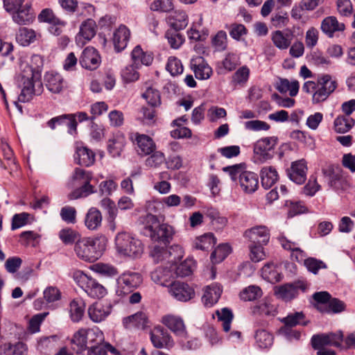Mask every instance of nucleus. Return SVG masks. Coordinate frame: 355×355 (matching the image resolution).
<instances>
[{"label": "nucleus", "instance_id": "1", "mask_svg": "<svg viewBox=\"0 0 355 355\" xmlns=\"http://www.w3.org/2000/svg\"><path fill=\"white\" fill-rule=\"evenodd\" d=\"M43 59L39 55H33L31 64L26 65L17 77V85L21 89L18 99L20 102L30 101L35 95H40L43 92L41 82V69Z\"/></svg>", "mask_w": 355, "mask_h": 355}, {"label": "nucleus", "instance_id": "2", "mask_svg": "<svg viewBox=\"0 0 355 355\" xmlns=\"http://www.w3.org/2000/svg\"><path fill=\"white\" fill-rule=\"evenodd\" d=\"M142 223L141 233L151 239L155 242L162 244H168L173 236V227L167 223H160L157 217L151 214H147L141 218Z\"/></svg>", "mask_w": 355, "mask_h": 355}, {"label": "nucleus", "instance_id": "3", "mask_svg": "<svg viewBox=\"0 0 355 355\" xmlns=\"http://www.w3.org/2000/svg\"><path fill=\"white\" fill-rule=\"evenodd\" d=\"M105 248L106 239L105 236L83 238L76 243L74 251L80 259L85 261L94 262L102 256Z\"/></svg>", "mask_w": 355, "mask_h": 355}, {"label": "nucleus", "instance_id": "4", "mask_svg": "<svg viewBox=\"0 0 355 355\" xmlns=\"http://www.w3.org/2000/svg\"><path fill=\"white\" fill-rule=\"evenodd\" d=\"M115 246L119 254L132 258L139 257L144 250L141 241L126 232L116 235Z\"/></svg>", "mask_w": 355, "mask_h": 355}, {"label": "nucleus", "instance_id": "5", "mask_svg": "<svg viewBox=\"0 0 355 355\" xmlns=\"http://www.w3.org/2000/svg\"><path fill=\"white\" fill-rule=\"evenodd\" d=\"M74 279L91 297L102 298L107 293V290L102 284L81 271H77L74 273Z\"/></svg>", "mask_w": 355, "mask_h": 355}, {"label": "nucleus", "instance_id": "6", "mask_svg": "<svg viewBox=\"0 0 355 355\" xmlns=\"http://www.w3.org/2000/svg\"><path fill=\"white\" fill-rule=\"evenodd\" d=\"M142 282V276L139 273L125 272L116 279V293L119 296L130 294L137 288Z\"/></svg>", "mask_w": 355, "mask_h": 355}, {"label": "nucleus", "instance_id": "7", "mask_svg": "<svg viewBox=\"0 0 355 355\" xmlns=\"http://www.w3.org/2000/svg\"><path fill=\"white\" fill-rule=\"evenodd\" d=\"M337 87V83L332 80L329 74L319 77L317 83V90L313 94V103L316 104L325 101Z\"/></svg>", "mask_w": 355, "mask_h": 355}, {"label": "nucleus", "instance_id": "8", "mask_svg": "<svg viewBox=\"0 0 355 355\" xmlns=\"http://www.w3.org/2000/svg\"><path fill=\"white\" fill-rule=\"evenodd\" d=\"M72 178L73 180H83V185L74 190L70 194V200L87 198L89 194L94 193V187L89 184L92 174L84 169L76 168L74 170Z\"/></svg>", "mask_w": 355, "mask_h": 355}, {"label": "nucleus", "instance_id": "9", "mask_svg": "<svg viewBox=\"0 0 355 355\" xmlns=\"http://www.w3.org/2000/svg\"><path fill=\"white\" fill-rule=\"evenodd\" d=\"M277 137H265L258 140L254 145V153L257 159L264 162L273 157V149L277 144Z\"/></svg>", "mask_w": 355, "mask_h": 355}, {"label": "nucleus", "instance_id": "10", "mask_svg": "<svg viewBox=\"0 0 355 355\" xmlns=\"http://www.w3.org/2000/svg\"><path fill=\"white\" fill-rule=\"evenodd\" d=\"M322 172L328 181L329 186L335 191L339 193L347 190L349 187L348 181L343 176L339 169L336 171L331 166L323 169Z\"/></svg>", "mask_w": 355, "mask_h": 355}, {"label": "nucleus", "instance_id": "11", "mask_svg": "<svg viewBox=\"0 0 355 355\" xmlns=\"http://www.w3.org/2000/svg\"><path fill=\"white\" fill-rule=\"evenodd\" d=\"M150 340L156 348L170 349L174 346V341L166 329L161 326L154 327L150 331Z\"/></svg>", "mask_w": 355, "mask_h": 355}, {"label": "nucleus", "instance_id": "12", "mask_svg": "<svg viewBox=\"0 0 355 355\" xmlns=\"http://www.w3.org/2000/svg\"><path fill=\"white\" fill-rule=\"evenodd\" d=\"M97 26L92 19H87L82 22L78 33L76 36V43L78 46L83 47L89 42L96 33Z\"/></svg>", "mask_w": 355, "mask_h": 355}, {"label": "nucleus", "instance_id": "13", "mask_svg": "<svg viewBox=\"0 0 355 355\" xmlns=\"http://www.w3.org/2000/svg\"><path fill=\"white\" fill-rule=\"evenodd\" d=\"M306 162L304 159L293 162L291 167L286 169L288 178L297 184H302L306 180Z\"/></svg>", "mask_w": 355, "mask_h": 355}, {"label": "nucleus", "instance_id": "14", "mask_svg": "<svg viewBox=\"0 0 355 355\" xmlns=\"http://www.w3.org/2000/svg\"><path fill=\"white\" fill-rule=\"evenodd\" d=\"M101 62V59L98 51L92 46L86 47L79 58L80 64L90 71L96 69Z\"/></svg>", "mask_w": 355, "mask_h": 355}, {"label": "nucleus", "instance_id": "15", "mask_svg": "<svg viewBox=\"0 0 355 355\" xmlns=\"http://www.w3.org/2000/svg\"><path fill=\"white\" fill-rule=\"evenodd\" d=\"M307 286L302 282L286 284L280 286L275 290V294L284 301H291L299 294V290L305 291Z\"/></svg>", "mask_w": 355, "mask_h": 355}, {"label": "nucleus", "instance_id": "16", "mask_svg": "<svg viewBox=\"0 0 355 355\" xmlns=\"http://www.w3.org/2000/svg\"><path fill=\"white\" fill-rule=\"evenodd\" d=\"M170 293L178 300L187 302L195 295L194 290L187 284L173 282L169 289Z\"/></svg>", "mask_w": 355, "mask_h": 355}, {"label": "nucleus", "instance_id": "17", "mask_svg": "<svg viewBox=\"0 0 355 355\" xmlns=\"http://www.w3.org/2000/svg\"><path fill=\"white\" fill-rule=\"evenodd\" d=\"M162 322L175 336L186 338L187 332L183 320L176 315H166L162 317Z\"/></svg>", "mask_w": 355, "mask_h": 355}, {"label": "nucleus", "instance_id": "18", "mask_svg": "<svg viewBox=\"0 0 355 355\" xmlns=\"http://www.w3.org/2000/svg\"><path fill=\"white\" fill-rule=\"evenodd\" d=\"M190 66L196 78L199 80H207L209 78L213 72L211 67L201 56L192 58L190 62Z\"/></svg>", "mask_w": 355, "mask_h": 355}, {"label": "nucleus", "instance_id": "19", "mask_svg": "<svg viewBox=\"0 0 355 355\" xmlns=\"http://www.w3.org/2000/svg\"><path fill=\"white\" fill-rule=\"evenodd\" d=\"M251 243L266 245L270 240V232L264 225L255 226L244 233Z\"/></svg>", "mask_w": 355, "mask_h": 355}, {"label": "nucleus", "instance_id": "20", "mask_svg": "<svg viewBox=\"0 0 355 355\" xmlns=\"http://www.w3.org/2000/svg\"><path fill=\"white\" fill-rule=\"evenodd\" d=\"M151 279L162 286H168L173 282L175 273L173 268L159 266L150 275Z\"/></svg>", "mask_w": 355, "mask_h": 355}, {"label": "nucleus", "instance_id": "21", "mask_svg": "<svg viewBox=\"0 0 355 355\" xmlns=\"http://www.w3.org/2000/svg\"><path fill=\"white\" fill-rule=\"evenodd\" d=\"M148 318L146 313L138 311L123 319V325L125 329H144L148 327Z\"/></svg>", "mask_w": 355, "mask_h": 355}, {"label": "nucleus", "instance_id": "22", "mask_svg": "<svg viewBox=\"0 0 355 355\" xmlns=\"http://www.w3.org/2000/svg\"><path fill=\"white\" fill-rule=\"evenodd\" d=\"M112 306L110 304L95 302L88 309L89 318L94 322L104 320L111 313Z\"/></svg>", "mask_w": 355, "mask_h": 355}, {"label": "nucleus", "instance_id": "23", "mask_svg": "<svg viewBox=\"0 0 355 355\" xmlns=\"http://www.w3.org/2000/svg\"><path fill=\"white\" fill-rule=\"evenodd\" d=\"M12 20L19 25H28L33 22L35 14L30 3H25L12 15Z\"/></svg>", "mask_w": 355, "mask_h": 355}, {"label": "nucleus", "instance_id": "24", "mask_svg": "<svg viewBox=\"0 0 355 355\" xmlns=\"http://www.w3.org/2000/svg\"><path fill=\"white\" fill-rule=\"evenodd\" d=\"M130 36V31L125 25L119 26L114 32L112 40L116 52H121L126 48Z\"/></svg>", "mask_w": 355, "mask_h": 355}, {"label": "nucleus", "instance_id": "25", "mask_svg": "<svg viewBox=\"0 0 355 355\" xmlns=\"http://www.w3.org/2000/svg\"><path fill=\"white\" fill-rule=\"evenodd\" d=\"M239 184L245 193H252L257 191L259 187L258 175L254 172L245 171L241 177Z\"/></svg>", "mask_w": 355, "mask_h": 355}, {"label": "nucleus", "instance_id": "26", "mask_svg": "<svg viewBox=\"0 0 355 355\" xmlns=\"http://www.w3.org/2000/svg\"><path fill=\"white\" fill-rule=\"evenodd\" d=\"M345 28V24L338 22L337 18L334 16L325 17L321 23L322 31L329 37H334L336 32L343 31Z\"/></svg>", "mask_w": 355, "mask_h": 355}, {"label": "nucleus", "instance_id": "27", "mask_svg": "<svg viewBox=\"0 0 355 355\" xmlns=\"http://www.w3.org/2000/svg\"><path fill=\"white\" fill-rule=\"evenodd\" d=\"M222 291L220 286L217 283L207 286L202 297V302L206 306H212L218 301Z\"/></svg>", "mask_w": 355, "mask_h": 355}, {"label": "nucleus", "instance_id": "28", "mask_svg": "<svg viewBox=\"0 0 355 355\" xmlns=\"http://www.w3.org/2000/svg\"><path fill=\"white\" fill-rule=\"evenodd\" d=\"M125 144V138L120 132L114 135L107 141V151L112 157H119Z\"/></svg>", "mask_w": 355, "mask_h": 355}, {"label": "nucleus", "instance_id": "29", "mask_svg": "<svg viewBox=\"0 0 355 355\" xmlns=\"http://www.w3.org/2000/svg\"><path fill=\"white\" fill-rule=\"evenodd\" d=\"M76 163L83 166H89L95 161V154L85 146H78L74 155Z\"/></svg>", "mask_w": 355, "mask_h": 355}, {"label": "nucleus", "instance_id": "30", "mask_svg": "<svg viewBox=\"0 0 355 355\" xmlns=\"http://www.w3.org/2000/svg\"><path fill=\"white\" fill-rule=\"evenodd\" d=\"M132 64L137 67L141 65L149 66L153 60L151 53L144 52L139 45L136 46L131 53Z\"/></svg>", "mask_w": 355, "mask_h": 355}, {"label": "nucleus", "instance_id": "31", "mask_svg": "<svg viewBox=\"0 0 355 355\" xmlns=\"http://www.w3.org/2000/svg\"><path fill=\"white\" fill-rule=\"evenodd\" d=\"M44 79L47 89L52 93H60L64 87V79L57 72H47L45 74Z\"/></svg>", "mask_w": 355, "mask_h": 355}, {"label": "nucleus", "instance_id": "32", "mask_svg": "<svg viewBox=\"0 0 355 355\" xmlns=\"http://www.w3.org/2000/svg\"><path fill=\"white\" fill-rule=\"evenodd\" d=\"M293 35L291 31L284 33L275 31L272 33L271 40L275 46L280 50L287 49L291 44Z\"/></svg>", "mask_w": 355, "mask_h": 355}, {"label": "nucleus", "instance_id": "33", "mask_svg": "<svg viewBox=\"0 0 355 355\" xmlns=\"http://www.w3.org/2000/svg\"><path fill=\"white\" fill-rule=\"evenodd\" d=\"M166 22L172 29L181 31L188 24V17L184 11H175L166 18Z\"/></svg>", "mask_w": 355, "mask_h": 355}, {"label": "nucleus", "instance_id": "34", "mask_svg": "<svg viewBox=\"0 0 355 355\" xmlns=\"http://www.w3.org/2000/svg\"><path fill=\"white\" fill-rule=\"evenodd\" d=\"M135 141L137 145V152L139 155H150L155 149L153 140L148 135H137Z\"/></svg>", "mask_w": 355, "mask_h": 355}, {"label": "nucleus", "instance_id": "35", "mask_svg": "<svg viewBox=\"0 0 355 355\" xmlns=\"http://www.w3.org/2000/svg\"><path fill=\"white\" fill-rule=\"evenodd\" d=\"M71 349L76 352L77 355H80L85 350L88 349L85 329H80L74 333L71 340Z\"/></svg>", "mask_w": 355, "mask_h": 355}, {"label": "nucleus", "instance_id": "36", "mask_svg": "<svg viewBox=\"0 0 355 355\" xmlns=\"http://www.w3.org/2000/svg\"><path fill=\"white\" fill-rule=\"evenodd\" d=\"M261 185L266 189H270L278 180V173L272 166L263 167L260 171Z\"/></svg>", "mask_w": 355, "mask_h": 355}, {"label": "nucleus", "instance_id": "37", "mask_svg": "<svg viewBox=\"0 0 355 355\" xmlns=\"http://www.w3.org/2000/svg\"><path fill=\"white\" fill-rule=\"evenodd\" d=\"M345 309L346 304L343 301L332 297L327 306L322 305L318 307V311L323 314H338Z\"/></svg>", "mask_w": 355, "mask_h": 355}, {"label": "nucleus", "instance_id": "38", "mask_svg": "<svg viewBox=\"0 0 355 355\" xmlns=\"http://www.w3.org/2000/svg\"><path fill=\"white\" fill-rule=\"evenodd\" d=\"M101 222L102 216L100 211L94 207L90 208L85 216V226L90 230H94L101 226Z\"/></svg>", "mask_w": 355, "mask_h": 355}, {"label": "nucleus", "instance_id": "39", "mask_svg": "<svg viewBox=\"0 0 355 355\" xmlns=\"http://www.w3.org/2000/svg\"><path fill=\"white\" fill-rule=\"evenodd\" d=\"M26 346L21 342L10 343L0 345V355H25Z\"/></svg>", "mask_w": 355, "mask_h": 355}, {"label": "nucleus", "instance_id": "40", "mask_svg": "<svg viewBox=\"0 0 355 355\" xmlns=\"http://www.w3.org/2000/svg\"><path fill=\"white\" fill-rule=\"evenodd\" d=\"M256 345L260 349H267L273 343V336L266 329H257L254 334Z\"/></svg>", "mask_w": 355, "mask_h": 355}, {"label": "nucleus", "instance_id": "41", "mask_svg": "<svg viewBox=\"0 0 355 355\" xmlns=\"http://www.w3.org/2000/svg\"><path fill=\"white\" fill-rule=\"evenodd\" d=\"M85 302L81 298H76L70 302V315L73 322H78L82 319L85 312Z\"/></svg>", "mask_w": 355, "mask_h": 355}, {"label": "nucleus", "instance_id": "42", "mask_svg": "<svg viewBox=\"0 0 355 355\" xmlns=\"http://www.w3.org/2000/svg\"><path fill=\"white\" fill-rule=\"evenodd\" d=\"M284 324V327H293L297 325L306 326L309 321L305 320V315L302 311L289 313L286 317L282 320Z\"/></svg>", "mask_w": 355, "mask_h": 355}, {"label": "nucleus", "instance_id": "43", "mask_svg": "<svg viewBox=\"0 0 355 355\" xmlns=\"http://www.w3.org/2000/svg\"><path fill=\"white\" fill-rule=\"evenodd\" d=\"M215 243L216 239L214 234L209 233L196 238L193 243V248L196 250L207 251L211 249Z\"/></svg>", "mask_w": 355, "mask_h": 355}, {"label": "nucleus", "instance_id": "44", "mask_svg": "<svg viewBox=\"0 0 355 355\" xmlns=\"http://www.w3.org/2000/svg\"><path fill=\"white\" fill-rule=\"evenodd\" d=\"M354 123L351 116H338L334 120V130L338 133H345L354 126Z\"/></svg>", "mask_w": 355, "mask_h": 355}, {"label": "nucleus", "instance_id": "45", "mask_svg": "<svg viewBox=\"0 0 355 355\" xmlns=\"http://www.w3.org/2000/svg\"><path fill=\"white\" fill-rule=\"evenodd\" d=\"M231 252V247L227 243L220 244L211 254L210 259L214 264L222 262Z\"/></svg>", "mask_w": 355, "mask_h": 355}, {"label": "nucleus", "instance_id": "46", "mask_svg": "<svg viewBox=\"0 0 355 355\" xmlns=\"http://www.w3.org/2000/svg\"><path fill=\"white\" fill-rule=\"evenodd\" d=\"M168 244H155L150 252V257L155 263L168 261Z\"/></svg>", "mask_w": 355, "mask_h": 355}, {"label": "nucleus", "instance_id": "47", "mask_svg": "<svg viewBox=\"0 0 355 355\" xmlns=\"http://www.w3.org/2000/svg\"><path fill=\"white\" fill-rule=\"evenodd\" d=\"M58 125L67 128V132L71 135L77 134V121L73 114H62L58 116Z\"/></svg>", "mask_w": 355, "mask_h": 355}, {"label": "nucleus", "instance_id": "48", "mask_svg": "<svg viewBox=\"0 0 355 355\" xmlns=\"http://www.w3.org/2000/svg\"><path fill=\"white\" fill-rule=\"evenodd\" d=\"M85 335L87 345H89V347L98 345L104 342V334L97 327L85 329Z\"/></svg>", "mask_w": 355, "mask_h": 355}, {"label": "nucleus", "instance_id": "49", "mask_svg": "<svg viewBox=\"0 0 355 355\" xmlns=\"http://www.w3.org/2000/svg\"><path fill=\"white\" fill-rule=\"evenodd\" d=\"M58 235L62 242L67 245L76 243L81 239L79 233L69 227L62 229Z\"/></svg>", "mask_w": 355, "mask_h": 355}, {"label": "nucleus", "instance_id": "50", "mask_svg": "<svg viewBox=\"0 0 355 355\" xmlns=\"http://www.w3.org/2000/svg\"><path fill=\"white\" fill-rule=\"evenodd\" d=\"M92 269L94 272L105 277L112 278L119 274L116 267L107 263H96L92 266Z\"/></svg>", "mask_w": 355, "mask_h": 355}, {"label": "nucleus", "instance_id": "51", "mask_svg": "<svg viewBox=\"0 0 355 355\" xmlns=\"http://www.w3.org/2000/svg\"><path fill=\"white\" fill-rule=\"evenodd\" d=\"M110 352L113 354H119L117 349L108 343H102L98 345L88 347L87 355H107Z\"/></svg>", "mask_w": 355, "mask_h": 355}, {"label": "nucleus", "instance_id": "52", "mask_svg": "<svg viewBox=\"0 0 355 355\" xmlns=\"http://www.w3.org/2000/svg\"><path fill=\"white\" fill-rule=\"evenodd\" d=\"M36 40V33L33 29L21 28L17 35V40L21 45L26 46L33 43Z\"/></svg>", "mask_w": 355, "mask_h": 355}, {"label": "nucleus", "instance_id": "53", "mask_svg": "<svg viewBox=\"0 0 355 355\" xmlns=\"http://www.w3.org/2000/svg\"><path fill=\"white\" fill-rule=\"evenodd\" d=\"M194 266V261L193 259H187L181 262L178 266L173 268L175 277H187L192 273Z\"/></svg>", "mask_w": 355, "mask_h": 355}, {"label": "nucleus", "instance_id": "54", "mask_svg": "<svg viewBox=\"0 0 355 355\" xmlns=\"http://www.w3.org/2000/svg\"><path fill=\"white\" fill-rule=\"evenodd\" d=\"M216 314L218 320L221 321L223 329L225 332H228L231 328V323L234 318V315L231 309L228 308H223L221 310H217Z\"/></svg>", "mask_w": 355, "mask_h": 355}, {"label": "nucleus", "instance_id": "55", "mask_svg": "<svg viewBox=\"0 0 355 355\" xmlns=\"http://www.w3.org/2000/svg\"><path fill=\"white\" fill-rule=\"evenodd\" d=\"M179 31L169 29L165 33V37L167 39L171 47L175 49H179L184 42V36L178 33Z\"/></svg>", "mask_w": 355, "mask_h": 355}, {"label": "nucleus", "instance_id": "56", "mask_svg": "<svg viewBox=\"0 0 355 355\" xmlns=\"http://www.w3.org/2000/svg\"><path fill=\"white\" fill-rule=\"evenodd\" d=\"M262 295L261 289L257 286H249L240 293L241 299L244 301H253Z\"/></svg>", "mask_w": 355, "mask_h": 355}, {"label": "nucleus", "instance_id": "57", "mask_svg": "<svg viewBox=\"0 0 355 355\" xmlns=\"http://www.w3.org/2000/svg\"><path fill=\"white\" fill-rule=\"evenodd\" d=\"M223 171L227 173L232 181H236L239 178L240 180L241 177L245 172V164L241 163L232 166H227L223 168Z\"/></svg>", "mask_w": 355, "mask_h": 355}, {"label": "nucleus", "instance_id": "58", "mask_svg": "<svg viewBox=\"0 0 355 355\" xmlns=\"http://www.w3.org/2000/svg\"><path fill=\"white\" fill-rule=\"evenodd\" d=\"M142 97L146 100L147 103L152 107L159 106L161 104L159 92L151 87L146 89V92L142 94Z\"/></svg>", "mask_w": 355, "mask_h": 355}, {"label": "nucleus", "instance_id": "59", "mask_svg": "<svg viewBox=\"0 0 355 355\" xmlns=\"http://www.w3.org/2000/svg\"><path fill=\"white\" fill-rule=\"evenodd\" d=\"M254 311L267 316L274 317L277 313V306L268 300L261 302L254 307Z\"/></svg>", "mask_w": 355, "mask_h": 355}, {"label": "nucleus", "instance_id": "60", "mask_svg": "<svg viewBox=\"0 0 355 355\" xmlns=\"http://www.w3.org/2000/svg\"><path fill=\"white\" fill-rule=\"evenodd\" d=\"M183 248L179 245H173L168 248V261L171 266L176 265L177 262L181 260L184 256Z\"/></svg>", "mask_w": 355, "mask_h": 355}, {"label": "nucleus", "instance_id": "61", "mask_svg": "<svg viewBox=\"0 0 355 355\" xmlns=\"http://www.w3.org/2000/svg\"><path fill=\"white\" fill-rule=\"evenodd\" d=\"M227 37L225 31H220L212 38L211 43L216 51H223L227 48Z\"/></svg>", "mask_w": 355, "mask_h": 355}, {"label": "nucleus", "instance_id": "62", "mask_svg": "<svg viewBox=\"0 0 355 355\" xmlns=\"http://www.w3.org/2000/svg\"><path fill=\"white\" fill-rule=\"evenodd\" d=\"M263 245L259 243H251L248 247L250 249V259L253 262H259L265 258V253L263 252Z\"/></svg>", "mask_w": 355, "mask_h": 355}, {"label": "nucleus", "instance_id": "63", "mask_svg": "<svg viewBox=\"0 0 355 355\" xmlns=\"http://www.w3.org/2000/svg\"><path fill=\"white\" fill-rule=\"evenodd\" d=\"M139 67L132 64L125 67L121 71V76L126 83L134 82L139 79V74L137 71Z\"/></svg>", "mask_w": 355, "mask_h": 355}, {"label": "nucleus", "instance_id": "64", "mask_svg": "<svg viewBox=\"0 0 355 355\" xmlns=\"http://www.w3.org/2000/svg\"><path fill=\"white\" fill-rule=\"evenodd\" d=\"M166 69L172 75L177 76L183 72V65L180 60L175 57H170L168 60Z\"/></svg>", "mask_w": 355, "mask_h": 355}]
</instances>
